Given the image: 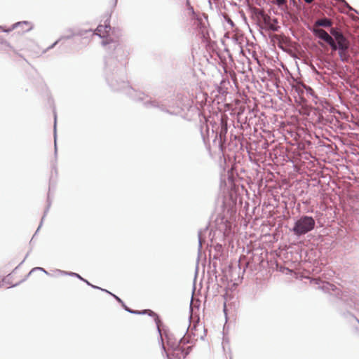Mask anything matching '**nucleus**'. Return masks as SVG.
Instances as JSON below:
<instances>
[{
	"label": "nucleus",
	"instance_id": "obj_12",
	"mask_svg": "<svg viewBox=\"0 0 359 359\" xmlns=\"http://www.w3.org/2000/svg\"><path fill=\"white\" fill-rule=\"evenodd\" d=\"M116 0H113V2H112V4H111V6L112 7H114L116 6Z\"/></svg>",
	"mask_w": 359,
	"mask_h": 359
},
{
	"label": "nucleus",
	"instance_id": "obj_14",
	"mask_svg": "<svg viewBox=\"0 0 359 359\" xmlns=\"http://www.w3.org/2000/svg\"><path fill=\"white\" fill-rule=\"evenodd\" d=\"M114 297H115L116 299H117L118 302H121L120 298H118V297H116L115 295H114Z\"/></svg>",
	"mask_w": 359,
	"mask_h": 359
},
{
	"label": "nucleus",
	"instance_id": "obj_2",
	"mask_svg": "<svg viewBox=\"0 0 359 359\" xmlns=\"http://www.w3.org/2000/svg\"><path fill=\"white\" fill-rule=\"evenodd\" d=\"M330 34L333 36L334 45L336 46V48L332 49L333 50L343 48L348 49L350 46V41L341 31L338 30L337 28L332 27L330 29Z\"/></svg>",
	"mask_w": 359,
	"mask_h": 359
},
{
	"label": "nucleus",
	"instance_id": "obj_1",
	"mask_svg": "<svg viewBox=\"0 0 359 359\" xmlns=\"http://www.w3.org/2000/svg\"><path fill=\"white\" fill-rule=\"evenodd\" d=\"M315 224V220L312 217L302 216L294 223L292 231L296 236H302L312 231Z\"/></svg>",
	"mask_w": 359,
	"mask_h": 359
},
{
	"label": "nucleus",
	"instance_id": "obj_7",
	"mask_svg": "<svg viewBox=\"0 0 359 359\" xmlns=\"http://www.w3.org/2000/svg\"><path fill=\"white\" fill-rule=\"evenodd\" d=\"M187 354V351H186L184 349H182V348L178 347L174 349L172 355L177 358L178 359H181L182 358H185Z\"/></svg>",
	"mask_w": 359,
	"mask_h": 359
},
{
	"label": "nucleus",
	"instance_id": "obj_10",
	"mask_svg": "<svg viewBox=\"0 0 359 359\" xmlns=\"http://www.w3.org/2000/svg\"><path fill=\"white\" fill-rule=\"evenodd\" d=\"M273 2L276 3L278 6H282L286 4V0H273Z\"/></svg>",
	"mask_w": 359,
	"mask_h": 359
},
{
	"label": "nucleus",
	"instance_id": "obj_13",
	"mask_svg": "<svg viewBox=\"0 0 359 359\" xmlns=\"http://www.w3.org/2000/svg\"><path fill=\"white\" fill-rule=\"evenodd\" d=\"M304 1H305V2H306V3L310 4V3H311L313 0H304Z\"/></svg>",
	"mask_w": 359,
	"mask_h": 359
},
{
	"label": "nucleus",
	"instance_id": "obj_4",
	"mask_svg": "<svg viewBox=\"0 0 359 359\" xmlns=\"http://www.w3.org/2000/svg\"><path fill=\"white\" fill-rule=\"evenodd\" d=\"M260 14L263 18L264 22L265 23V25L266 26H268L269 29H271L272 31H278L280 27L277 25V24H278L277 19L271 18V17L269 15H268L267 14H265L263 11H262L260 13Z\"/></svg>",
	"mask_w": 359,
	"mask_h": 359
},
{
	"label": "nucleus",
	"instance_id": "obj_5",
	"mask_svg": "<svg viewBox=\"0 0 359 359\" xmlns=\"http://www.w3.org/2000/svg\"><path fill=\"white\" fill-rule=\"evenodd\" d=\"M111 28L109 23L99 25L96 29V34L102 38L107 37Z\"/></svg>",
	"mask_w": 359,
	"mask_h": 359
},
{
	"label": "nucleus",
	"instance_id": "obj_15",
	"mask_svg": "<svg viewBox=\"0 0 359 359\" xmlns=\"http://www.w3.org/2000/svg\"><path fill=\"white\" fill-rule=\"evenodd\" d=\"M228 22L231 24V25H233V22L231 19H229L228 20Z\"/></svg>",
	"mask_w": 359,
	"mask_h": 359
},
{
	"label": "nucleus",
	"instance_id": "obj_11",
	"mask_svg": "<svg viewBox=\"0 0 359 359\" xmlns=\"http://www.w3.org/2000/svg\"><path fill=\"white\" fill-rule=\"evenodd\" d=\"M115 41H116V40H114V39H107L103 40L102 43V45L106 46L107 44H109V43H112V42H115Z\"/></svg>",
	"mask_w": 359,
	"mask_h": 359
},
{
	"label": "nucleus",
	"instance_id": "obj_3",
	"mask_svg": "<svg viewBox=\"0 0 359 359\" xmlns=\"http://www.w3.org/2000/svg\"><path fill=\"white\" fill-rule=\"evenodd\" d=\"M312 32L316 37L330 45L332 49L336 48L333 36L330 35L325 30L318 27H313Z\"/></svg>",
	"mask_w": 359,
	"mask_h": 359
},
{
	"label": "nucleus",
	"instance_id": "obj_9",
	"mask_svg": "<svg viewBox=\"0 0 359 359\" xmlns=\"http://www.w3.org/2000/svg\"><path fill=\"white\" fill-rule=\"evenodd\" d=\"M22 25H25L27 27V29L29 30V24L27 22H18L15 25H13V27H12V29H15V28H17L19 26H22ZM10 30H11V29H8V30H4V32H9Z\"/></svg>",
	"mask_w": 359,
	"mask_h": 359
},
{
	"label": "nucleus",
	"instance_id": "obj_8",
	"mask_svg": "<svg viewBox=\"0 0 359 359\" xmlns=\"http://www.w3.org/2000/svg\"><path fill=\"white\" fill-rule=\"evenodd\" d=\"M340 60L342 62H348L350 59V55L348 52V49H337Z\"/></svg>",
	"mask_w": 359,
	"mask_h": 359
},
{
	"label": "nucleus",
	"instance_id": "obj_6",
	"mask_svg": "<svg viewBox=\"0 0 359 359\" xmlns=\"http://www.w3.org/2000/svg\"><path fill=\"white\" fill-rule=\"evenodd\" d=\"M332 25V21L330 19L324 18L321 19H318L316 20L313 25V27H330Z\"/></svg>",
	"mask_w": 359,
	"mask_h": 359
}]
</instances>
